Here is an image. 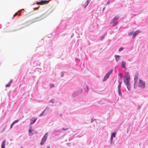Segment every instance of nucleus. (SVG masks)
Returning a JSON list of instances; mask_svg holds the SVG:
<instances>
[{"instance_id": "f257e3e1", "label": "nucleus", "mask_w": 148, "mask_h": 148, "mask_svg": "<svg viewBox=\"0 0 148 148\" xmlns=\"http://www.w3.org/2000/svg\"><path fill=\"white\" fill-rule=\"evenodd\" d=\"M119 18V16H116L113 19L110 23H113V26H114L117 24L118 23L117 21Z\"/></svg>"}, {"instance_id": "f03ea898", "label": "nucleus", "mask_w": 148, "mask_h": 148, "mask_svg": "<svg viewBox=\"0 0 148 148\" xmlns=\"http://www.w3.org/2000/svg\"><path fill=\"white\" fill-rule=\"evenodd\" d=\"M138 87L142 88H143L145 87V82H143L141 79H140L138 84Z\"/></svg>"}, {"instance_id": "7ed1b4c3", "label": "nucleus", "mask_w": 148, "mask_h": 148, "mask_svg": "<svg viewBox=\"0 0 148 148\" xmlns=\"http://www.w3.org/2000/svg\"><path fill=\"white\" fill-rule=\"evenodd\" d=\"M49 1L47 0H41L40 2H38L36 4L37 5H43L47 4L49 3Z\"/></svg>"}, {"instance_id": "20e7f679", "label": "nucleus", "mask_w": 148, "mask_h": 148, "mask_svg": "<svg viewBox=\"0 0 148 148\" xmlns=\"http://www.w3.org/2000/svg\"><path fill=\"white\" fill-rule=\"evenodd\" d=\"M112 72L113 70H111L107 73L104 76V79L103 80V82L105 81L107 79L109 78L110 75L112 73Z\"/></svg>"}, {"instance_id": "39448f33", "label": "nucleus", "mask_w": 148, "mask_h": 148, "mask_svg": "<svg viewBox=\"0 0 148 148\" xmlns=\"http://www.w3.org/2000/svg\"><path fill=\"white\" fill-rule=\"evenodd\" d=\"M130 76L129 75H127L125 77L124 82L126 84H128L130 83Z\"/></svg>"}, {"instance_id": "423d86ee", "label": "nucleus", "mask_w": 148, "mask_h": 148, "mask_svg": "<svg viewBox=\"0 0 148 148\" xmlns=\"http://www.w3.org/2000/svg\"><path fill=\"white\" fill-rule=\"evenodd\" d=\"M47 135V133H46L45 135L43 136V137L42 138L41 141L40 143V145H43L44 143H45V142L46 141L47 139V136H46V135Z\"/></svg>"}, {"instance_id": "0eeeda50", "label": "nucleus", "mask_w": 148, "mask_h": 148, "mask_svg": "<svg viewBox=\"0 0 148 148\" xmlns=\"http://www.w3.org/2000/svg\"><path fill=\"white\" fill-rule=\"evenodd\" d=\"M138 75H136L134 78V88H135L136 87V84L137 82V80L138 79Z\"/></svg>"}, {"instance_id": "6e6552de", "label": "nucleus", "mask_w": 148, "mask_h": 148, "mask_svg": "<svg viewBox=\"0 0 148 148\" xmlns=\"http://www.w3.org/2000/svg\"><path fill=\"white\" fill-rule=\"evenodd\" d=\"M37 119L36 118L34 117L32 118L30 120V124L32 125L37 120Z\"/></svg>"}, {"instance_id": "1a4fd4ad", "label": "nucleus", "mask_w": 148, "mask_h": 148, "mask_svg": "<svg viewBox=\"0 0 148 148\" xmlns=\"http://www.w3.org/2000/svg\"><path fill=\"white\" fill-rule=\"evenodd\" d=\"M141 32L139 31V30H137L135 32H134L133 33V38H134L135 36H136L140 32Z\"/></svg>"}, {"instance_id": "9d476101", "label": "nucleus", "mask_w": 148, "mask_h": 148, "mask_svg": "<svg viewBox=\"0 0 148 148\" xmlns=\"http://www.w3.org/2000/svg\"><path fill=\"white\" fill-rule=\"evenodd\" d=\"M47 16V15H45V14H44L38 18H39L40 20H42L46 18Z\"/></svg>"}, {"instance_id": "9b49d317", "label": "nucleus", "mask_w": 148, "mask_h": 148, "mask_svg": "<svg viewBox=\"0 0 148 148\" xmlns=\"http://www.w3.org/2000/svg\"><path fill=\"white\" fill-rule=\"evenodd\" d=\"M116 133V132H113L111 136V141L112 142L113 137H115Z\"/></svg>"}, {"instance_id": "f8f14e48", "label": "nucleus", "mask_w": 148, "mask_h": 148, "mask_svg": "<svg viewBox=\"0 0 148 148\" xmlns=\"http://www.w3.org/2000/svg\"><path fill=\"white\" fill-rule=\"evenodd\" d=\"M126 64V62L124 61H122V62L121 67L124 69L125 68V65Z\"/></svg>"}, {"instance_id": "ddd939ff", "label": "nucleus", "mask_w": 148, "mask_h": 148, "mask_svg": "<svg viewBox=\"0 0 148 148\" xmlns=\"http://www.w3.org/2000/svg\"><path fill=\"white\" fill-rule=\"evenodd\" d=\"M5 141L4 140L3 141L1 144V148H5Z\"/></svg>"}, {"instance_id": "4468645a", "label": "nucleus", "mask_w": 148, "mask_h": 148, "mask_svg": "<svg viewBox=\"0 0 148 148\" xmlns=\"http://www.w3.org/2000/svg\"><path fill=\"white\" fill-rule=\"evenodd\" d=\"M89 3V1L88 0L87 2H86L85 3L83 4L84 8H85L88 5Z\"/></svg>"}, {"instance_id": "2eb2a0df", "label": "nucleus", "mask_w": 148, "mask_h": 148, "mask_svg": "<svg viewBox=\"0 0 148 148\" xmlns=\"http://www.w3.org/2000/svg\"><path fill=\"white\" fill-rule=\"evenodd\" d=\"M115 57L116 61H117L120 58V56L119 55H115Z\"/></svg>"}, {"instance_id": "dca6fc26", "label": "nucleus", "mask_w": 148, "mask_h": 148, "mask_svg": "<svg viewBox=\"0 0 148 148\" xmlns=\"http://www.w3.org/2000/svg\"><path fill=\"white\" fill-rule=\"evenodd\" d=\"M127 86V88L128 90H130V83L126 84Z\"/></svg>"}, {"instance_id": "f3484780", "label": "nucleus", "mask_w": 148, "mask_h": 148, "mask_svg": "<svg viewBox=\"0 0 148 148\" xmlns=\"http://www.w3.org/2000/svg\"><path fill=\"white\" fill-rule=\"evenodd\" d=\"M118 82L119 84V85L118 86V89H120L121 85V82L120 81H118Z\"/></svg>"}, {"instance_id": "a211bd4d", "label": "nucleus", "mask_w": 148, "mask_h": 148, "mask_svg": "<svg viewBox=\"0 0 148 148\" xmlns=\"http://www.w3.org/2000/svg\"><path fill=\"white\" fill-rule=\"evenodd\" d=\"M118 92L119 95H122V93L120 89H118Z\"/></svg>"}, {"instance_id": "6ab92c4d", "label": "nucleus", "mask_w": 148, "mask_h": 148, "mask_svg": "<svg viewBox=\"0 0 148 148\" xmlns=\"http://www.w3.org/2000/svg\"><path fill=\"white\" fill-rule=\"evenodd\" d=\"M11 85V83H9L8 84H7L6 86V87H9Z\"/></svg>"}, {"instance_id": "aec40b11", "label": "nucleus", "mask_w": 148, "mask_h": 148, "mask_svg": "<svg viewBox=\"0 0 148 148\" xmlns=\"http://www.w3.org/2000/svg\"><path fill=\"white\" fill-rule=\"evenodd\" d=\"M18 120H16V121H14L13 123H12L14 125L15 123L18 122Z\"/></svg>"}, {"instance_id": "412c9836", "label": "nucleus", "mask_w": 148, "mask_h": 148, "mask_svg": "<svg viewBox=\"0 0 148 148\" xmlns=\"http://www.w3.org/2000/svg\"><path fill=\"white\" fill-rule=\"evenodd\" d=\"M50 88H51L54 87V86L53 84H50Z\"/></svg>"}, {"instance_id": "4be33fe9", "label": "nucleus", "mask_w": 148, "mask_h": 148, "mask_svg": "<svg viewBox=\"0 0 148 148\" xmlns=\"http://www.w3.org/2000/svg\"><path fill=\"white\" fill-rule=\"evenodd\" d=\"M123 49V47H121L120 48H119V51H122Z\"/></svg>"}, {"instance_id": "5701e85b", "label": "nucleus", "mask_w": 148, "mask_h": 148, "mask_svg": "<svg viewBox=\"0 0 148 148\" xmlns=\"http://www.w3.org/2000/svg\"><path fill=\"white\" fill-rule=\"evenodd\" d=\"M133 32H130L129 33V35L131 36L132 34L133 35Z\"/></svg>"}, {"instance_id": "b1692460", "label": "nucleus", "mask_w": 148, "mask_h": 148, "mask_svg": "<svg viewBox=\"0 0 148 148\" xmlns=\"http://www.w3.org/2000/svg\"><path fill=\"white\" fill-rule=\"evenodd\" d=\"M18 14V12H17L14 15V16H13V17H15V16H17Z\"/></svg>"}, {"instance_id": "393cba45", "label": "nucleus", "mask_w": 148, "mask_h": 148, "mask_svg": "<svg viewBox=\"0 0 148 148\" xmlns=\"http://www.w3.org/2000/svg\"><path fill=\"white\" fill-rule=\"evenodd\" d=\"M38 9V7H36V8H34V10H37Z\"/></svg>"}, {"instance_id": "a878e982", "label": "nucleus", "mask_w": 148, "mask_h": 148, "mask_svg": "<svg viewBox=\"0 0 148 148\" xmlns=\"http://www.w3.org/2000/svg\"><path fill=\"white\" fill-rule=\"evenodd\" d=\"M29 132L30 133H31L32 132V130H31L30 129H29Z\"/></svg>"}, {"instance_id": "bb28decb", "label": "nucleus", "mask_w": 148, "mask_h": 148, "mask_svg": "<svg viewBox=\"0 0 148 148\" xmlns=\"http://www.w3.org/2000/svg\"><path fill=\"white\" fill-rule=\"evenodd\" d=\"M43 112H42L39 115L40 116H42V115H43Z\"/></svg>"}, {"instance_id": "cd10ccee", "label": "nucleus", "mask_w": 148, "mask_h": 148, "mask_svg": "<svg viewBox=\"0 0 148 148\" xmlns=\"http://www.w3.org/2000/svg\"><path fill=\"white\" fill-rule=\"evenodd\" d=\"M14 125L12 123L11 124V125L10 128H11Z\"/></svg>"}, {"instance_id": "c85d7f7f", "label": "nucleus", "mask_w": 148, "mask_h": 148, "mask_svg": "<svg viewBox=\"0 0 148 148\" xmlns=\"http://www.w3.org/2000/svg\"><path fill=\"white\" fill-rule=\"evenodd\" d=\"M12 81H10L9 83H11V84L12 83Z\"/></svg>"}, {"instance_id": "c756f323", "label": "nucleus", "mask_w": 148, "mask_h": 148, "mask_svg": "<svg viewBox=\"0 0 148 148\" xmlns=\"http://www.w3.org/2000/svg\"><path fill=\"white\" fill-rule=\"evenodd\" d=\"M47 148H50L49 147H47Z\"/></svg>"}, {"instance_id": "7c9ffc66", "label": "nucleus", "mask_w": 148, "mask_h": 148, "mask_svg": "<svg viewBox=\"0 0 148 148\" xmlns=\"http://www.w3.org/2000/svg\"><path fill=\"white\" fill-rule=\"evenodd\" d=\"M86 88H87V89H88V86H87Z\"/></svg>"}]
</instances>
